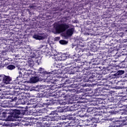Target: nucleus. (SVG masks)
Instances as JSON below:
<instances>
[{"label":"nucleus","mask_w":127,"mask_h":127,"mask_svg":"<svg viewBox=\"0 0 127 127\" xmlns=\"http://www.w3.org/2000/svg\"><path fill=\"white\" fill-rule=\"evenodd\" d=\"M2 79V83L5 85L10 84L11 82V78L9 76H6L3 74L0 75V80Z\"/></svg>","instance_id":"nucleus-4"},{"label":"nucleus","mask_w":127,"mask_h":127,"mask_svg":"<svg viewBox=\"0 0 127 127\" xmlns=\"http://www.w3.org/2000/svg\"><path fill=\"white\" fill-rule=\"evenodd\" d=\"M42 70H43V68H39V71H42Z\"/></svg>","instance_id":"nucleus-20"},{"label":"nucleus","mask_w":127,"mask_h":127,"mask_svg":"<svg viewBox=\"0 0 127 127\" xmlns=\"http://www.w3.org/2000/svg\"><path fill=\"white\" fill-rule=\"evenodd\" d=\"M122 115H123V116L124 115V116H124V117H121V118H125V119H127V115H126L125 113H123V114H122Z\"/></svg>","instance_id":"nucleus-17"},{"label":"nucleus","mask_w":127,"mask_h":127,"mask_svg":"<svg viewBox=\"0 0 127 127\" xmlns=\"http://www.w3.org/2000/svg\"><path fill=\"white\" fill-rule=\"evenodd\" d=\"M57 39H58V40H59V39H60V38L59 37H58L56 38Z\"/></svg>","instance_id":"nucleus-21"},{"label":"nucleus","mask_w":127,"mask_h":127,"mask_svg":"<svg viewBox=\"0 0 127 127\" xmlns=\"http://www.w3.org/2000/svg\"><path fill=\"white\" fill-rule=\"evenodd\" d=\"M53 114H53V112H52V115H53Z\"/></svg>","instance_id":"nucleus-22"},{"label":"nucleus","mask_w":127,"mask_h":127,"mask_svg":"<svg viewBox=\"0 0 127 127\" xmlns=\"http://www.w3.org/2000/svg\"><path fill=\"white\" fill-rule=\"evenodd\" d=\"M73 32H74V28H72L71 29H68L66 31V34L67 35H68V36H71L73 34Z\"/></svg>","instance_id":"nucleus-9"},{"label":"nucleus","mask_w":127,"mask_h":127,"mask_svg":"<svg viewBox=\"0 0 127 127\" xmlns=\"http://www.w3.org/2000/svg\"><path fill=\"white\" fill-rule=\"evenodd\" d=\"M19 73L20 74L19 76L16 78V81H18V84H19L21 82V79H22V75L25 78H28V76L32 75V72H28L25 70L24 67H19L18 68Z\"/></svg>","instance_id":"nucleus-2"},{"label":"nucleus","mask_w":127,"mask_h":127,"mask_svg":"<svg viewBox=\"0 0 127 127\" xmlns=\"http://www.w3.org/2000/svg\"><path fill=\"white\" fill-rule=\"evenodd\" d=\"M28 64L30 67L33 66V65H34V62L33 61V59L29 58L28 60Z\"/></svg>","instance_id":"nucleus-10"},{"label":"nucleus","mask_w":127,"mask_h":127,"mask_svg":"<svg viewBox=\"0 0 127 127\" xmlns=\"http://www.w3.org/2000/svg\"><path fill=\"white\" fill-rule=\"evenodd\" d=\"M7 69L8 70H13V69L15 68V66L13 65H10L7 67Z\"/></svg>","instance_id":"nucleus-12"},{"label":"nucleus","mask_w":127,"mask_h":127,"mask_svg":"<svg viewBox=\"0 0 127 127\" xmlns=\"http://www.w3.org/2000/svg\"><path fill=\"white\" fill-rule=\"evenodd\" d=\"M31 58H35L36 57V55L34 53H31L30 55Z\"/></svg>","instance_id":"nucleus-15"},{"label":"nucleus","mask_w":127,"mask_h":127,"mask_svg":"<svg viewBox=\"0 0 127 127\" xmlns=\"http://www.w3.org/2000/svg\"><path fill=\"white\" fill-rule=\"evenodd\" d=\"M15 114H16V115H20V111L19 110H17L15 112Z\"/></svg>","instance_id":"nucleus-16"},{"label":"nucleus","mask_w":127,"mask_h":127,"mask_svg":"<svg viewBox=\"0 0 127 127\" xmlns=\"http://www.w3.org/2000/svg\"><path fill=\"white\" fill-rule=\"evenodd\" d=\"M13 117H11V116H9V117H8V118H7V121H13Z\"/></svg>","instance_id":"nucleus-14"},{"label":"nucleus","mask_w":127,"mask_h":127,"mask_svg":"<svg viewBox=\"0 0 127 127\" xmlns=\"http://www.w3.org/2000/svg\"><path fill=\"white\" fill-rule=\"evenodd\" d=\"M33 38H34L35 39H36L37 40H43V39H44V38H45L46 36L44 34H41L39 35H37V34L34 35L33 36Z\"/></svg>","instance_id":"nucleus-6"},{"label":"nucleus","mask_w":127,"mask_h":127,"mask_svg":"<svg viewBox=\"0 0 127 127\" xmlns=\"http://www.w3.org/2000/svg\"><path fill=\"white\" fill-rule=\"evenodd\" d=\"M67 104H69V103L65 102L63 103V105H67Z\"/></svg>","instance_id":"nucleus-19"},{"label":"nucleus","mask_w":127,"mask_h":127,"mask_svg":"<svg viewBox=\"0 0 127 127\" xmlns=\"http://www.w3.org/2000/svg\"><path fill=\"white\" fill-rule=\"evenodd\" d=\"M60 74H62V71L61 69L53 71L51 73L45 71L43 72L42 75H41L43 77L42 80H52L53 77L52 75L57 76L58 75H60Z\"/></svg>","instance_id":"nucleus-1"},{"label":"nucleus","mask_w":127,"mask_h":127,"mask_svg":"<svg viewBox=\"0 0 127 127\" xmlns=\"http://www.w3.org/2000/svg\"><path fill=\"white\" fill-rule=\"evenodd\" d=\"M58 53L56 51V50L52 49V52H49L47 54V56H53L52 59H54L57 58V56L58 55Z\"/></svg>","instance_id":"nucleus-5"},{"label":"nucleus","mask_w":127,"mask_h":127,"mask_svg":"<svg viewBox=\"0 0 127 127\" xmlns=\"http://www.w3.org/2000/svg\"><path fill=\"white\" fill-rule=\"evenodd\" d=\"M125 74V71L124 70H119L116 73L114 74V76L115 77H118V76H121V75H123Z\"/></svg>","instance_id":"nucleus-11"},{"label":"nucleus","mask_w":127,"mask_h":127,"mask_svg":"<svg viewBox=\"0 0 127 127\" xmlns=\"http://www.w3.org/2000/svg\"><path fill=\"white\" fill-rule=\"evenodd\" d=\"M54 28L55 29L56 33H62L65 30L69 28V25L66 23L59 24L57 23L54 24Z\"/></svg>","instance_id":"nucleus-3"},{"label":"nucleus","mask_w":127,"mask_h":127,"mask_svg":"<svg viewBox=\"0 0 127 127\" xmlns=\"http://www.w3.org/2000/svg\"><path fill=\"white\" fill-rule=\"evenodd\" d=\"M39 81V77H32L30 79V83H36Z\"/></svg>","instance_id":"nucleus-8"},{"label":"nucleus","mask_w":127,"mask_h":127,"mask_svg":"<svg viewBox=\"0 0 127 127\" xmlns=\"http://www.w3.org/2000/svg\"><path fill=\"white\" fill-rule=\"evenodd\" d=\"M67 59L66 55H58L57 56L56 58H55V60H56V61H64V60H66Z\"/></svg>","instance_id":"nucleus-7"},{"label":"nucleus","mask_w":127,"mask_h":127,"mask_svg":"<svg viewBox=\"0 0 127 127\" xmlns=\"http://www.w3.org/2000/svg\"><path fill=\"white\" fill-rule=\"evenodd\" d=\"M60 43L61 44H63V45H64V44H67L68 43V42L63 40L60 41Z\"/></svg>","instance_id":"nucleus-13"},{"label":"nucleus","mask_w":127,"mask_h":127,"mask_svg":"<svg viewBox=\"0 0 127 127\" xmlns=\"http://www.w3.org/2000/svg\"><path fill=\"white\" fill-rule=\"evenodd\" d=\"M14 118H19V117L18 116V115H16V114L15 115L14 117H13V119H14Z\"/></svg>","instance_id":"nucleus-18"}]
</instances>
